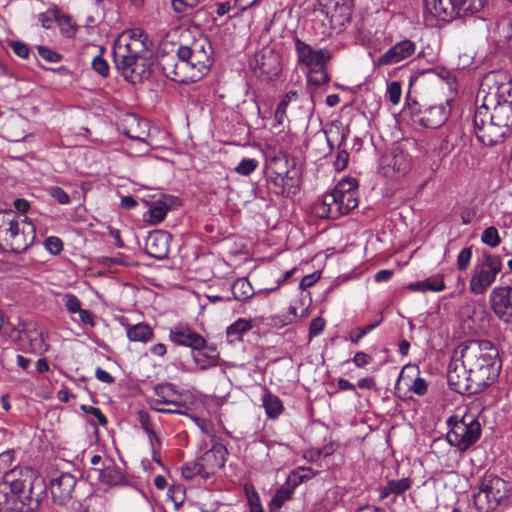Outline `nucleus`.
<instances>
[{
  "instance_id": "nucleus-1",
  "label": "nucleus",
  "mask_w": 512,
  "mask_h": 512,
  "mask_svg": "<svg viewBox=\"0 0 512 512\" xmlns=\"http://www.w3.org/2000/svg\"><path fill=\"white\" fill-rule=\"evenodd\" d=\"M213 64V48L205 37L193 39L189 44H179L171 52L164 45L156 62L162 74L177 83H190L202 79Z\"/></svg>"
},
{
  "instance_id": "nucleus-2",
  "label": "nucleus",
  "mask_w": 512,
  "mask_h": 512,
  "mask_svg": "<svg viewBox=\"0 0 512 512\" xmlns=\"http://www.w3.org/2000/svg\"><path fill=\"white\" fill-rule=\"evenodd\" d=\"M47 496L45 479L31 467H15L6 471L0 480V498L9 504L17 503L23 512H34L39 509Z\"/></svg>"
},
{
  "instance_id": "nucleus-3",
  "label": "nucleus",
  "mask_w": 512,
  "mask_h": 512,
  "mask_svg": "<svg viewBox=\"0 0 512 512\" xmlns=\"http://www.w3.org/2000/svg\"><path fill=\"white\" fill-rule=\"evenodd\" d=\"M497 348L488 340L462 343L453 354L460 358L461 366L470 381L482 392L498 377L501 369Z\"/></svg>"
},
{
  "instance_id": "nucleus-4",
  "label": "nucleus",
  "mask_w": 512,
  "mask_h": 512,
  "mask_svg": "<svg viewBox=\"0 0 512 512\" xmlns=\"http://www.w3.org/2000/svg\"><path fill=\"white\" fill-rule=\"evenodd\" d=\"M36 239V229L27 217L20 219L12 211L0 215V251L25 252Z\"/></svg>"
},
{
  "instance_id": "nucleus-5",
  "label": "nucleus",
  "mask_w": 512,
  "mask_h": 512,
  "mask_svg": "<svg viewBox=\"0 0 512 512\" xmlns=\"http://www.w3.org/2000/svg\"><path fill=\"white\" fill-rule=\"evenodd\" d=\"M358 183L354 178L341 180L333 191L323 195L314 204L313 211L319 218L338 219L358 206Z\"/></svg>"
},
{
  "instance_id": "nucleus-6",
  "label": "nucleus",
  "mask_w": 512,
  "mask_h": 512,
  "mask_svg": "<svg viewBox=\"0 0 512 512\" xmlns=\"http://www.w3.org/2000/svg\"><path fill=\"white\" fill-rule=\"evenodd\" d=\"M301 174L295 167L294 160H288L287 155L274 157L266 176V188L269 194L292 197L300 191Z\"/></svg>"
},
{
  "instance_id": "nucleus-7",
  "label": "nucleus",
  "mask_w": 512,
  "mask_h": 512,
  "mask_svg": "<svg viewBox=\"0 0 512 512\" xmlns=\"http://www.w3.org/2000/svg\"><path fill=\"white\" fill-rule=\"evenodd\" d=\"M473 501L479 512H492L502 502L512 501V483L495 475H485Z\"/></svg>"
},
{
  "instance_id": "nucleus-8",
  "label": "nucleus",
  "mask_w": 512,
  "mask_h": 512,
  "mask_svg": "<svg viewBox=\"0 0 512 512\" xmlns=\"http://www.w3.org/2000/svg\"><path fill=\"white\" fill-rule=\"evenodd\" d=\"M449 431L447 443L456 447L460 452L467 451L481 437V425L477 418L465 413L463 416L452 415L446 421Z\"/></svg>"
},
{
  "instance_id": "nucleus-9",
  "label": "nucleus",
  "mask_w": 512,
  "mask_h": 512,
  "mask_svg": "<svg viewBox=\"0 0 512 512\" xmlns=\"http://www.w3.org/2000/svg\"><path fill=\"white\" fill-rule=\"evenodd\" d=\"M500 255L484 253L483 261L476 264L469 280V290L474 295H484L502 271Z\"/></svg>"
},
{
  "instance_id": "nucleus-10",
  "label": "nucleus",
  "mask_w": 512,
  "mask_h": 512,
  "mask_svg": "<svg viewBox=\"0 0 512 512\" xmlns=\"http://www.w3.org/2000/svg\"><path fill=\"white\" fill-rule=\"evenodd\" d=\"M115 66L118 72L132 84L149 79L152 73L150 63L146 58L137 57L125 50L124 47L113 48Z\"/></svg>"
},
{
  "instance_id": "nucleus-11",
  "label": "nucleus",
  "mask_w": 512,
  "mask_h": 512,
  "mask_svg": "<svg viewBox=\"0 0 512 512\" xmlns=\"http://www.w3.org/2000/svg\"><path fill=\"white\" fill-rule=\"evenodd\" d=\"M483 95V103L495 105L497 102H512V81L503 71H491L480 84L477 99Z\"/></svg>"
},
{
  "instance_id": "nucleus-12",
  "label": "nucleus",
  "mask_w": 512,
  "mask_h": 512,
  "mask_svg": "<svg viewBox=\"0 0 512 512\" xmlns=\"http://www.w3.org/2000/svg\"><path fill=\"white\" fill-rule=\"evenodd\" d=\"M473 128L477 140L485 146H494L509 135L503 131V128L489 120L487 103L476 106L473 115Z\"/></svg>"
},
{
  "instance_id": "nucleus-13",
  "label": "nucleus",
  "mask_w": 512,
  "mask_h": 512,
  "mask_svg": "<svg viewBox=\"0 0 512 512\" xmlns=\"http://www.w3.org/2000/svg\"><path fill=\"white\" fill-rule=\"evenodd\" d=\"M454 19L464 23H479L482 26L488 21L487 0H451Z\"/></svg>"
},
{
  "instance_id": "nucleus-14",
  "label": "nucleus",
  "mask_w": 512,
  "mask_h": 512,
  "mask_svg": "<svg viewBox=\"0 0 512 512\" xmlns=\"http://www.w3.org/2000/svg\"><path fill=\"white\" fill-rule=\"evenodd\" d=\"M489 305L499 320L512 323V285L494 287L489 294Z\"/></svg>"
},
{
  "instance_id": "nucleus-15",
  "label": "nucleus",
  "mask_w": 512,
  "mask_h": 512,
  "mask_svg": "<svg viewBox=\"0 0 512 512\" xmlns=\"http://www.w3.org/2000/svg\"><path fill=\"white\" fill-rule=\"evenodd\" d=\"M154 393L156 398L151 399L149 402L150 407L154 411L167 414H186L182 410H165V408L158 407L160 404L172 405L174 407H186L184 402L177 399L180 394L174 384L169 382L159 383L154 387Z\"/></svg>"
},
{
  "instance_id": "nucleus-16",
  "label": "nucleus",
  "mask_w": 512,
  "mask_h": 512,
  "mask_svg": "<svg viewBox=\"0 0 512 512\" xmlns=\"http://www.w3.org/2000/svg\"><path fill=\"white\" fill-rule=\"evenodd\" d=\"M12 337L26 340L29 351L33 354H43L48 350L43 329L35 322H23L12 332Z\"/></svg>"
},
{
  "instance_id": "nucleus-17",
  "label": "nucleus",
  "mask_w": 512,
  "mask_h": 512,
  "mask_svg": "<svg viewBox=\"0 0 512 512\" xmlns=\"http://www.w3.org/2000/svg\"><path fill=\"white\" fill-rule=\"evenodd\" d=\"M295 51L299 64L305 65L308 70L327 66L332 58L330 50L326 48L315 50L299 38L295 39Z\"/></svg>"
},
{
  "instance_id": "nucleus-18",
  "label": "nucleus",
  "mask_w": 512,
  "mask_h": 512,
  "mask_svg": "<svg viewBox=\"0 0 512 512\" xmlns=\"http://www.w3.org/2000/svg\"><path fill=\"white\" fill-rule=\"evenodd\" d=\"M411 121L423 128L436 129L448 118L449 111L445 106H430L425 109L410 108Z\"/></svg>"
},
{
  "instance_id": "nucleus-19",
  "label": "nucleus",
  "mask_w": 512,
  "mask_h": 512,
  "mask_svg": "<svg viewBox=\"0 0 512 512\" xmlns=\"http://www.w3.org/2000/svg\"><path fill=\"white\" fill-rule=\"evenodd\" d=\"M212 443V447L198 457L203 466L204 479H208L224 467L226 455L228 454L226 446L217 441L216 435H212Z\"/></svg>"
},
{
  "instance_id": "nucleus-20",
  "label": "nucleus",
  "mask_w": 512,
  "mask_h": 512,
  "mask_svg": "<svg viewBox=\"0 0 512 512\" xmlns=\"http://www.w3.org/2000/svg\"><path fill=\"white\" fill-rule=\"evenodd\" d=\"M169 338L173 343L189 347L193 351L204 350L207 347L206 339L185 325L172 327L169 332Z\"/></svg>"
},
{
  "instance_id": "nucleus-21",
  "label": "nucleus",
  "mask_w": 512,
  "mask_h": 512,
  "mask_svg": "<svg viewBox=\"0 0 512 512\" xmlns=\"http://www.w3.org/2000/svg\"><path fill=\"white\" fill-rule=\"evenodd\" d=\"M416 51V43L410 39H404L390 47L375 61V65H393L411 57Z\"/></svg>"
},
{
  "instance_id": "nucleus-22",
  "label": "nucleus",
  "mask_w": 512,
  "mask_h": 512,
  "mask_svg": "<svg viewBox=\"0 0 512 512\" xmlns=\"http://www.w3.org/2000/svg\"><path fill=\"white\" fill-rule=\"evenodd\" d=\"M171 240V234L166 231L156 230L150 232L146 238L145 251L150 257L155 259H166L169 254Z\"/></svg>"
},
{
  "instance_id": "nucleus-23",
  "label": "nucleus",
  "mask_w": 512,
  "mask_h": 512,
  "mask_svg": "<svg viewBox=\"0 0 512 512\" xmlns=\"http://www.w3.org/2000/svg\"><path fill=\"white\" fill-rule=\"evenodd\" d=\"M423 15L426 24L431 26L435 19L444 22L455 20L451 0H425Z\"/></svg>"
},
{
  "instance_id": "nucleus-24",
  "label": "nucleus",
  "mask_w": 512,
  "mask_h": 512,
  "mask_svg": "<svg viewBox=\"0 0 512 512\" xmlns=\"http://www.w3.org/2000/svg\"><path fill=\"white\" fill-rule=\"evenodd\" d=\"M77 480L70 473H61L51 480L50 491L53 501L59 505L65 504L72 498Z\"/></svg>"
},
{
  "instance_id": "nucleus-25",
  "label": "nucleus",
  "mask_w": 512,
  "mask_h": 512,
  "mask_svg": "<svg viewBox=\"0 0 512 512\" xmlns=\"http://www.w3.org/2000/svg\"><path fill=\"white\" fill-rule=\"evenodd\" d=\"M173 202L174 197L168 194H159L157 197L154 196V199L149 202L148 211L143 215L144 221L150 225L161 223L165 219Z\"/></svg>"
},
{
  "instance_id": "nucleus-26",
  "label": "nucleus",
  "mask_w": 512,
  "mask_h": 512,
  "mask_svg": "<svg viewBox=\"0 0 512 512\" xmlns=\"http://www.w3.org/2000/svg\"><path fill=\"white\" fill-rule=\"evenodd\" d=\"M456 359H453V362L449 365L448 373H447V381L449 384V387L459 393V394H467V395H474L478 394L481 391L479 388H477L474 383L470 381V375L466 374L464 372V375L461 376L458 373V367L456 364Z\"/></svg>"
},
{
  "instance_id": "nucleus-27",
  "label": "nucleus",
  "mask_w": 512,
  "mask_h": 512,
  "mask_svg": "<svg viewBox=\"0 0 512 512\" xmlns=\"http://www.w3.org/2000/svg\"><path fill=\"white\" fill-rule=\"evenodd\" d=\"M489 120L510 134L512 128V102H497L494 105L493 112H489Z\"/></svg>"
},
{
  "instance_id": "nucleus-28",
  "label": "nucleus",
  "mask_w": 512,
  "mask_h": 512,
  "mask_svg": "<svg viewBox=\"0 0 512 512\" xmlns=\"http://www.w3.org/2000/svg\"><path fill=\"white\" fill-rule=\"evenodd\" d=\"M124 134L132 140L144 142L148 136V123L134 115H130L125 121Z\"/></svg>"
},
{
  "instance_id": "nucleus-29",
  "label": "nucleus",
  "mask_w": 512,
  "mask_h": 512,
  "mask_svg": "<svg viewBox=\"0 0 512 512\" xmlns=\"http://www.w3.org/2000/svg\"><path fill=\"white\" fill-rule=\"evenodd\" d=\"M126 335L130 341L147 343L154 336L153 329L147 323L124 324Z\"/></svg>"
},
{
  "instance_id": "nucleus-30",
  "label": "nucleus",
  "mask_w": 512,
  "mask_h": 512,
  "mask_svg": "<svg viewBox=\"0 0 512 512\" xmlns=\"http://www.w3.org/2000/svg\"><path fill=\"white\" fill-rule=\"evenodd\" d=\"M99 472V480L106 485L116 486L123 485L127 482L125 475L122 473L121 469L116 465H108Z\"/></svg>"
},
{
  "instance_id": "nucleus-31",
  "label": "nucleus",
  "mask_w": 512,
  "mask_h": 512,
  "mask_svg": "<svg viewBox=\"0 0 512 512\" xmlns=\"http://www.w3.org/2000/svg\"><path fill=\"white\" fill-rule=\"evenodd\" d=\"M262 406L265 409L266 415L270 419H277L284 409L280 398L272 394L269 390H266L263 395Z\"/></svg>"
},
{
  "instance_id": "nucleus-32",
  "label": "nucleus",
  "mask_w": 512,
  "mask_h": 512,
  "mask_svg": "<svg viewBox=\"0 0 512 512\" xmlns=\"http://www.w3.org/2000/svg\"><path fill=\"white\" fill-rule=\"evenodd\" d=\"M233 299L237 301H246L255 294L254 288L247 278H238L231 285Z\"/></svg>"
},
{
  "instance_id": "nucleus-33",
  "label": "nucleus",
  "mask_w": 512,
  "mask_h": 512,
  "mask_svg": "<svg viewBox=\"0 0 512 512\" xmlns=\"http://www.w3.org/2000/svg\"><path fill=\"white\" fill-rule=\"evenodd\" d=\"M327 66H321L319 68L310 69L307 73V85L311 98H313L314 91L312 87H320L327 84L330 81V76L327 73Z\"/></svg>"
},
{
  "instance_id": "nucleus-34",
  "label": "nucleus",
  "mask_w": 512,
  "mask_h": 512,
  "mask_svg": "<svg viewBox=\"0 0 512 512\" xmlns=\"http://www.w3.org/2000/svg\"><path fill=\"white\" fill-rule=\"evenodd\" d=\"M152 45V42L147 39V41L144 40H126L125 43H123V40L120 39L115 44L116 47H124L127 52L137 56L145 58V54L149 50L150 46Z\"/></svg>"
},
{
  "instance_id": "nucleus-35",
  "label": "nucleus",
  "mask_w": 512,
  "mask_h": 512,
  "mask_svg": "<svg viewBox=\"0 0 512 512\" xmlns=\"http://www.w3.org/2000/svg\"><path fill=\"white\" fill-rule=\"evenodd\" d=\"M252 328V324L249 320L239 318L234 323L227 327V337L230 343L239 341L245 332Z\"/></svg>"
},
{
  "instance_id": "nucleus-36",
  "label": "nucleus",
  "mask_w": 512,
  "mask_h": 512,
  "mask_svg": "<svg viewBox=\"0 0 512 512\" xmlns=\"http://www.w3.org/2000/svg\"><path fill=\"white\" fill-rule=\"evenodd\" d=\"M411 487V481L408 478L388 481L381 489L380 497L386 498L390 494L401 495Z\"/></svg>"
},
{
  "instance_id": "nucleus-37",
  "label": "nucleus",
  "mask_w": 512,
  "mask_h": 512,
  "mask_svg": "<svg viewBox=\"0 0 512 512\" xmlns=\"http://www.w3.org/2000/svg\"><path fill=\"white\" fill-rule=\"evenodd\" d=\"M388 166L392 167L396 173L404 175L410 170L411 164L407 155L402 151H395L388 162Z\"/></svg>"
},
{
  "instance_id": "nucleus-38",
  "label": "nucleus",
  "mask_w": 512,
  "mask_h": 512,
  "mask_svg": "<svg viewBox=\"0 0 512 512\" xmlns=\"http://www.w3.org/2000/svg\"><path fill=\"white\" fill-rule=\"evenodd\" d=\"M318 474L317 471H314L311 467L300 466L294 469L288 476V481L292 483L293 486H298L305 481H308L315 477Z\"/></svg>"
},
{
  "instance_id": "nucleus-39",
  "label": "nucleus",
  "mask_w": 512,
  "mask_h": 512,
  "mask_svg": "<svg viewBox=\"0 0 512 512\" xmlns=\"http://www.w3.org/2000/svg\"><path fill=\"white\" fill-rule=\"evenodd\" d=\"M298 93L295 90L288 91L278 103L274 113V119L278 124H282L286 117V110L290 102L297 100Z\"/></svg>"
},
{
  "instance_id": "nucleus-40",
  "label": "nucleus",
  "mask_w": 512,
  "mask_h": 512,
  "mask_svg": "<svg viewBox=\"0 0 512 512\" xmlns=\"http://www.w3.org/2000/svg\"><path fill=\"white\" fill-rule=\"evenodd\" d=\"M193 360L200 370H207L218 365V357L210 355L203 350L192 353Z\"/></svg>"
},
{
  "instance_id": "nucleus-41",
  "label": "nucleus",
  "mask_w": 512,
  "mask_h": 512,
  "mask_svg": "<svg viewBox=\"0 0 512 512\" xmlns=\"http://www.w3.org/2000/svg\"><path fill=\"white\" fill-rule=\"evenodd\" d=\"M181 474L187 480H190L195 476H200L204 479V470L200 460L197 458L195 461L185 463L181 467Z\"/></svg>"
},
{
  "instance_id": "nucleus-42",
  "label": "nucleus",
  "mask_w": 512,
  "mask_h": 512,
  "mask_svg": "<svg viewBox=\"0 0 512 512\" xmlns=\"http://www.w3.org/2000/svg\"><path fill=\"white\" fill-rule=\"evenodd\" d=\"M61 30V33L68 38H71L76 33V25L73 22L72 18L69 15L63 14L59 12L57 22H56Z\"/></svg>"
},
{
  "instance_id": "nucleus-43",
  "label": "nucleus",
  "mask_w": 512,
  "mask_h": 512,
  "mask_svg": "<svg viewBox=\"0 0 512 512\" xmlns=\"http://www.w3.org/2000/svg\"><path fill=\"white\" fill-rule=\"evenodd\" d=\"M347 135L345 133H341V139L338 143V148L340 149L337 153L336 160L334 161V167L337 171H343L347 165L349 160V154L345 149H341V147L345 146Z\"/></svg>"
},
{
  "instance_id": "nucleus-44",
  "label": "nucleus",
  "mask_w": 512,
  "mask_h": 512,
  "mask_svg": "<svg viewBox=\"0 0 512 512\" xmlns=\"http://www.w3.org/2000/svg\"><path fill=\"white\" fill-rule=\"evenodd\" d=\"M297 318V310L295 307L290 306L288 308V311L281 314L276 315L272 318V324L275 327L282 328L284 326H287L295 321Z\"/></svg>"
},
{
  "instance_id": "nucleus-45",
  "label": "nucleus",
  "mask_w": 512,
  "mask_h": 512,
  "mask_svg": "<svg viewBox=\"0 0 512 512\" xmlns=\"http://www.w3.org/2000/svg\"><path fill=\"white\" fill-rule=\"evenodd\" d=\"M483 244L495 248L501 243V237L496 227H487L481 234Z\"/></svg>"
},
{
  "instance_id": "nucleus-46",
  "label": "nucleus",
  "mask_w": 512,
  "mask_h": 512,
  "mask_svg": "<svg viewBox=\"0 0 512 512\" xmlns=\"http://www.w3.org/2000/svg\"><path fill=\"white\" fill-rule=\"evenodd\" d=\"M200 3V0H171V5L175 13L189 14Z\"/></svg>"
},
{
  "instance_id": "nucleus-47",
  "label": "nucleus",
  "mask_w": 512,
  "mask_h": 512,
  "mask_svg": "<svg viewBox=\"0 0 512 512\" xmlns=\"http://www.w3.org/2000/svg\"><path fill=\"white\" fill-rule=\"evenodd\" d=\"M138 419H139L141 427L149 435V437L151 439V445L153 446L152 438L156 442L160 443L158 436L156 435L155 431L153 430L149 414L144 410H140V411H138Z\"/></svg>"
},
{
  "instance_id": "nucleus-48",
  "label": "nucleus",
  "mask_w": 512,
  "mask_h": 512,
  "mask_svg": "<svg viewBox=\"0 0 512 512\" xmlns=\"http://www.w3.org/2000/svg\"><path fill=\"white\" fill-rule=\"evenodd\" d=\"M258 164L259 163L256 159L244 158L235 167L234 171L239 175L249 176L257 169Z\"/></svg>"
},
{
  "instance_id": "nucleus-49",
  "label": "nucleus",
  "mask_w": 512,
  "mask_h": 512,
  "mask_svg": "<svg viewBox=\"0 0 512 512\" xmlns=\"http://www.w3.org/2000/svg\"><path fill=\"white\" fill-rule=\"evenodd\" d=\"M99 54L96 55L92 60V68L102 77H106L109 74V65L107 61L102 57V53L104 52V48H99Z\"/></svg>"
},
{
  "instance_id": "nucleus-50",
  "label": "nucleus",
  "mask_w": 512,
  "mask_h": 512,
  "mask_svg": "<svg viewBox=\"0 0 512 512\" xmlns=\"http://www.w3.org/2000/svg\"><path fill=\"white\" fill-rule=\"evenodd\" d=\"M382 322V319L374 322V323H371V324H368L366 326H363V327H360V328H357L356 330L352 331L350 333V336H349V340L353 343V344H358L359 341L364 337L366 336L368 333H370L372 330H374L376 327H378L380 325V323Z\"/></svg>"
},
{
  "instance_id": "nucleus-51",
  "label": "nucleus",
  "mask_w": 512,
  "mask_h": 512,
  "mask_svg": "<svg viewBox=\"0 0 512 512\" xmlns=\"http://www.w3.org/2000/svg\"><path fill=\"white\" fill-rule=\"evenodd\" d=\"M64 306L70 314L78 313L82 308L80 299L72 293H66L63 296Z\"/></svg>"
},
{
  "instance_id": "nucleus-52",
  "label": "nucleus",
  "mask_w": 512,
  "mask_h": 512,
  "mask_svg": "<svg viewBox=\"0 0 512 512\" xmlns=\"http://www.w3.org/2000/svg\"><path fill=\"white\" fill-rule=\"evenodd\" d=\"M292 491L289 488L281 487L278 489L271 500L272 508H281L283 504L291 498Z\"/></svg>"
},
{
  "instance_id": "nucleus-53",
  "label": "nucleus",
  "mask_w": 512,
  "mask_h": 512,
  "mask_svg": "<svg viewBox=\"0 0 512 512\" xmlns=\"http://www.w3.org/2000/svg\"><path fill=\"white\" fill-rule=\"evenodd\" d=\"M58 15L59 11L57 9H49L45 12L40 13L38 15V20L43 28L50 29L53 23L57 22Z\"/></svg>"
},
{
  "instance_id": "nucleus-54",
  "label": "nucleus",
  "mask_w": 512,
  "mask_h": 512,
  "mask_svg": "<svg viewBox=\"0 0 512 512\" xmlns=\"http://www.w3.org/2000/svg\"><path fill=\"white\" fill-rule=\"evenodd\" d=\"M426 291L440 292L445 289L443 276L440 274L425 279Z\"/></svg>"
},
{
  "instance_id": "nucleus-55",
  "label": "nucleus",
  "mask_w": 512,
  "mask_h": 512,
  "mask_svg": "<svg viewBox=\"0 0 512 512\" xmlns=\"http://www.w3.org/2000/svg\"><path fill=\"white\" fill-rule=\"evenodd\" d=\"M472 247L463 248L457 256V268L460 271H465L472 259Z\"/></svg>"
},
{
  "instance_id": "nucleus-56",
  "label": "nucleus",
  "mask_w": 512,
  "mask_h": 512,
  "mask_svg": "<svg viewBox=\"0 0 512 512\" xmlns=\"http://www.w3.org/2000/svg\"><path fill=\"white\" fill-rule=\"evenodd\" d=\"M48 194L61 205L70 203V196L59 186H52L48 188Z\"/></svg>"
},
{
  "instance_id": "nucleus-57",
  "label": "nucleus",
  "mask_w": 512,
  "mask_h": 512,
  "mask_svg": "<svg viewBox=\"0 0 512 512\" xmlns=\"http://www.w3.org/2000/svg\"><path fill=\"white\" fill-rule=\"evenodd\" d=\"M37 51L40 57L49 63H57L62 59L61 54L46 46H38Z\"/></svg>"
},
{
  "instance_id": "nucleus-58",
  "label": "nucleus",
  "mask_w": 512,
  "mask_h": 512,
  "mask_svg": "<svg viewBox=\"0 0 512 512\" xmlns=\"http://www.w3.org/2000/svg\"><path fill=\"white\" fill-rule=\"evenodd\" d=\"M401 84L398 81H392L387 86V97L392 104H398L401 98Z\"/></svg>"
},
{
  "instance_id": "nucleus-59",
  "label": "nucleus",
  "mask_w": 512,
  "mask_h": 512,
  "mask_svg": "<svg viewBox=\"0 0 512 512\" xmlns=\"http://www.w3.org/2000/svg\"><path fill=\"white\" fill-rule=\"evenodd\" d=\"M45 248L53 255H58L63 250V242L60 238L51 236L45 240Z\"/></svg>"
},
{
  "instance_id": "nucleus-60",
  "label": "nucleus",
  "mask_w": 512,
  "mask_h": 512,
  "mask_svg": "<svg viewBox=\"0 0 512 512\" xmlns=\"http://www.w3.org/2000/svg\"><path fill=\"white\" fill-rule=\"evenodd\" d=\"M499 27L507 47L512 50V19L503 21Z\"/></svg>"
},
{
  "instance_id": "nucleus-61",
  "label": "nucleus",
  "mask_w": 512,
  "mask_h": 512,
  "mask_svg": "<svg viewBox=\"0 0 512 512\" xmlns=\"http://www.w3.org/2000/svg\"><path fill=\"white\" fill-rule=\"evenodd\" d=\"M82 410L88 414V415H91L93 416L99 425L101 426H105L107 424V418L106 416L102 413L101 409L100 408H97V407H93V406H86V405H83L82 406Z\"/></svg>"
},
{
  "instance_id": "nucleus-62",
  "label": "nucleus",
  "mask_w": 512,
  "mask_h": 512,
  "mask_svg": "<svg viewBox=\"0 0 512 512\" xmlns=\"http://www.w3.org/2000/svg\"><path fill=\"white\" fill-rule=\"evenodd\" d=\"M372 360L373 359L370 355H368L367 353L362 352V351L356 352L352 359L355 366H357L359 368L366 367L367 365H369L372 362Z\"/></svg>"
},
{
  "instance_id": "nucleus-63",
  "label": "nucleus",
  "mask_w": 512,
  "mask_h": 512,
  "mask_svg": "<svg viewBox=\"0 0 512 512\" xmlns=\"http://www.w3.org/2000/svg\"><path fill=\"white\" fill-rule=\"evenodd\" d=\"M410 390L419 396L426 394V392L428 390V386H427L425 379H423L421 377H417L413 381V384H412Z\"/></svg>"
},
{
  "instance_id": "nucleus-64",
  "label": "nucleus",
  "mask_w": 512,
  "mask_h": 512,
  "mask_svg": "<svg viewBox=\"0 0 512 512\" xmlns=\"http://www.w3.org/2000/svg\"><path fill=\"white\" fill-rule=\"evenodd\" d=\"M10 46L13 50V52L21 57V58H27L28 55H29V47L23 43V42H20V41H12L10 43Z\"/></svg>"
}]
</instances>
